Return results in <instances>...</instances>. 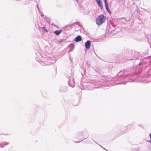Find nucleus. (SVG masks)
<instances>
[{
	"label": "nucleus",
	"mask_w": 151,
	"mask_h": 151,
	"mask_svg": "<svg viewBox=\"0 0 151 151\" xmlns=\"http://www.w3.org/2000/svg\"><path fill=\"white\" fill-rule=\"evenodd\" d=\"M143 63L140 62L137 65H136L134 68H133L131 67L128 68L126 70H124L123 71L119 72L118 74L122 73L120 75H117V77L114 78L113 81H120L119 82L115 83L114 85L123 84H125L126 83V80L124 81H122V80L127 79V82H133L134 80L130 78L133 76L137 73H141L143 69Z\"/></svg>",
	"instance_id": "obj_1"
},
{
	"label": "nucleus",
	"mask_w": 151,
	"mask_h": 151,
	"mask_svg": "<svg viewBox=\"0 0 151 151\" xmlns=\"http://www.w3.org/2000/svg\"><path fill=\"white\" fill-rule=\"evenodd\" d=\"M88 137V132L86 131L78 132L76 134V138L80 140V141L85 139Z\"/></svg>",
	"instance_id": "obj_2"
},
{
	"label": "nucleus",
	"mask_w": 151,
	"mask_h": 151,
	"mask_svg": "<svg viewBox=\"0 0 151 151\" xmlns=\"http://www.w3.org/2000/svg\"><path fill=\"white\" fill-rule=\"evenodd\" d=\"M106 20V17L102 14L99 15L96 19V23L98 25H100L104 23Z\"/></svg>",
	"instance_id": "obj_3"
},
{
	"label": "nucleus",
	"mask_w": 151,
	"mask_h": 151,
	"mask_svg": "<svg viewBox=\"0 0 151 151\" xmlns=\"http://www.w3.org/2000/svg\"><path fill=\"white\" fill-rule=\"evenodd\" d=\"M92 68L97 73L102 75L105 73V68H102L99 66L96 67L95 68L92 67Z\"/></svg>",
	"instance_id": "obj_4"
},
{
	"label": "nucleus",
	"mask_w": 151,
	"mask_h": 151,
	"mask_svg": "<svg viewBox=\"0 0 151 151\" xmlns=\"http://www.w3.org/2000/svg\"><path fill=\"white\" fill-rule=\"evenodd\" d=\"M72 74H70V75L68 76L67 77L69 79L68 84L70 86L73 87L75 86V82L74 81V78L72 77Z\"/></svg>",
	"instance_id": "obj_5"
},
{
	"label": "nucleus",
	"mask_w": 151,
	"mask_h": 151,
	"mask_svg": "<svg viewBox=\"0 0 151 151\" xmlns=\"http://www.w3.org/2000/svg\"><path fill=\"white\" fill-rule=\"evenodd\" d=\"M132 58H129V60H137L138 59L139 56V52L133 50L132 51Z\"/></svg>",
	"instance_id": "obj_6"
},
{
	"label": "nucleus",
	"mask_w": 151,
	"mask_h": 151,
	"mask_svg": "<svg viewBox=\"0 0 151 151\" xmlns=\"http://www.w3.org/2000/svg\"><path fill=\"white\" fill-rule=\"evenodd\" d=\"M146 70V73L145 76V77H150L151 76V68L149 66H147L145 68Z\"/></svg>",
	"instance_id": "obj_7"
},
{
	"label": "nucleus",
	"mask_w": 151,
	"mask_h": 151,
	"mask_svg": "<svg viewBox=\"0 0 151 151\" xmlns=\"http://www.w3.org/2000/svg\"><path fill=\"white\" fill-rule=\"evenodd\" d=\"M108 26H107L106 27V30L108 29L109 32H111L115 29V27H114L111 24V25L108 24Z\"/></svg>",
	"instance_id": "obj_8"
},
{
	"label": "nucleus",
	"mask_w": 151,
	"mask_h": 151,
	"mask_svg": "<svg viewBox=\"0 0 151 151\" xmlns=\"http://www.w3.org/2000/svg\"><path fill=\"white\" fill-rule=\"evenodd\" d=\"M105 7L106 11L109 13V14H111V11L110 9L109 6V4L107 2V0H104Z\"/></svg>",
	"instance_id": "obj_9"
},
{
	"label": "nucleus",
	"mask_w": 151,
	"mask_h": 151,
	"mask_svg": "<svg viewBox=\"0 0 151 151\" xmlns=\"http://www.w3.org/2000/svg\"><path fill=\"white\" fill-rule=\"evenodd\" d=\"M132 51L131 50H129L126 52L125 56L127 57V59L128 60H129V58H132Z\"/></svg>",
	"instance_id": "obj_10"
},
{
	"label": "nucleus",
	"mask_w": 151,
	"mask_h": 151,
	"mask_svg": "<svg viewBox=\"0 0 151 151\" xmlns=\"http://www.w3.org/2000/svg\"><path fill=\"white\" fill-rule=\"evenodd\" d=\"M91 42L90 40H87L85 43V46L86 49H89L91 46Z\"/></svg>",
	"instance_id": "obj_11"
},
{
	"label": "nucleus",
	"mask_w": 151,
	"mask_h": 151,
	"mask_svg": "<svg viewBox=\"0 0 151 151\" xmlns=\"http://www.w3.org/2000/svg\"><path fill=\"white\" fill-rule=\"evenodd\" d=\"M68 90V88L67 86H62L60 87L59 91L60 92H65Z\"/></svg>",
	"instance_id": "obj_12"
},
{
	"label": "nucleus",
	"mask_w": 151,
	"mask_h": 151,
	"mask_svg": "<svg viewBox=\"0 0 151 151\" xmlns=\"http://www.w3.org/2000/svg\"><path fill=\"white\" fill-rule=\"evenodd\" d=\"M75 24H77L78 25L79 27H81L82 28L83 30V31H84V32L85 33H86V32L84 30V29L83 28V26L82 25H81L79 22H76L74 23L73 24V26H74Z\"/></svg>",
	"instance_id": "obj_13"
},
{
	"label": "nucleus",
	"mask_w": 151,
	"mask_h": 151,
	"mask_svg": "<svg viewBox=\"0 0 151 151\" xmlns=\"http://www.w3.org/2000/svg\"><path fill=\"white\" fill-rule=\"evenodd\" d=\"M96 3L98 6L100 7L101 10H102L103 9V6L101 2V0H95Z\"/></svg>",
	"instance_id": "obj_14"
},
{
	"label": "nucleus",
	"mask_w": 151,
	"mask_h": 151,
	"mask_svg": "<svg viewBox=\"0 0 151 151\" xmlns=\"http://www.w3.org/2000/svg\"><path fill=\"white\" fill-rule=\"evenodd\" d=\"M96 3L98 6L100 7L101 10H102L103 9V6L101 2V0H95Z\"/></svg>",
	"instance_id": "obj_15"
},
{
	"label": "nucleus",
	"mask_w": 151,
	"mask_h": 151,
	"mask_svg": "<svg viewBox=\"0 0 151 151\" xmlns=\"http://www.w3.org/2000/svg\"><path fill=\"white\" fill-rule=\"evenodd\" d=\"M82 40V37L80 35H77L76 37L74 40L76 42H80Z\"/></svg>",
	"instance_id": "obj_16"
},
{
	"label": "nucleus",
	"mask_w": 151,
	"mask_h": 151,
	"mask_svg": "<svg viewBox=\"0 0 151 151\" xmlns=\"http://www.w3.org/2000/svg\"><path fill=\"white\" fill-rule=\"evenodd\" d=\"M62 29L59 30H56L54 32V33L56 35H58L62 32Z\"/></svg>",
	"instance_id": "obj_17"
},
{
	"label": "nucleus",
	"mask_w": 151,
	"mask_h": 151,
	"mask_svg": "<svg viewBox=\"0 0 151 151\" xmlns=\"http://www.w3.org/2000/svg\"><path fill=\"white\" fill-rule=\"evenodd\" d=\"M9 142H4L0 144V147L2 148L4 147V146L6 145L9 144Z\"/></svg>",
	"instance_id": "obj_18"
},
{
	"label": "nucleus",
	"mask_w": 151,
	"mask_h": 151,
	"mask_svg": "<svg viewBox=\"0 0 151 151\" xmlns=\"http://www.w3.org/2000/svg\"><path fill=\"white\" fill-rule=\"evenodd\" d=\"M68 47H69L70 49L73 50L75 47V45L74 43H72L69 45Z\"/></svg>",
	"instance_id": "obj_19"
},
{
	"label": "nucleus",
	"mask_w": 151,
	"mask_h": 151,
	"mask_svg": "<svg viewBox=\"0 0 151 151\" xmlns=\"http://www.w3.org/2000/svg\"><path fill=\"white\" fill-rule=\"evenodd\" d=\"M146 142H148L149 144H148V147L149 150H151V139L150 140H147L146 141Z\"/></svg>",
	"instance_id": "obj_20"
},
{
	"label": "nucleus",
	"mask_w": 151,
	"mask_h": 151,
	"mask_svg": "<svg viewBox=\"0 0 151 151\" xmlns=\"http://www.w3.org/2000/svg\"><path fill=\"white\" fill-rule=\"evenodd\" d=\"M68 55H69V59L70 60V64H73V58L71 57V55H70L69 53H68Z\"/></svg>",
	"instance_id": "obj_21"
},
{
	"label": "nucleus",
	"mask_w": 151,
	"mask_h": 151,
	"mask_svg": "<svg viewBox=\"0 0 151 151\" xmlns=\"http://www.w3.org/2000/svg\"><path fill=\"white\" fill-rule=\"evenodd\" d=\"M36 55L37 56V58H41L42 59V55H41V54L40 53H36Z\"/></svg>",
	"instance_id": "obj_22"
},
{
	"label": "nucleus",
	"mask_w": 151,
	"mask_h": 151,
	"mask_svg": "<svg viewBox=\"0 0 151 151\" xmlns=\"http://www.w3.org/2000/svg\"><path fill=\"white\" fill-rule=\"evenodd\" d=\"M73 26V24H68V25H66L65 27V28H67L68 27L71 28Z\"/></svg>",
	"instance_id": "obj_23"
},
{
	"label": "nucleus",
	"mask_w": 151,
	"mask_h": 151,
	"mask_svg": "<svg viewBox=\"0 0 151 151\" xmlns=\"http://www.w3.org/2000/svg\"><path fill=\"white\" fill-rule=\"evenodd\" d=\"M42 28L44 32H48V30L47 29V28H46L45 27H42Z\"/></svg>",
	"instance_id": "obj_24"
},
{
	"label": "nucleus",
	"mask_w": 151,
	"mask_h": 151,
	"mask_svg": "<svg viewBox=\"0 0 151 151\" xmlns=\"http://www.w3.org/2000/svg\"><path fill=\"white\" fill-rule=\"evenodd\" d=\"M46 21L48 23L50 24V22L51 21V19L50 18L48 17L46 19Z\"/></svg>",
	"instance_id": "obj_25"
},
{
	"label": "nucleus",
	"mask_w": 151,
	"mask_h": 151,
	"mask_svg": "<svg viewBox=\"0 0 151 151\" xmlns=\"http://www.w3.org/2000/svg\"><path fill=\"white\" fill-rule=\"evenodd\" d=\"M132 151H139V148H133L132 150Z\"/></svg>",
	"instance_id": "obj_26"
},
{
	"label": "nucleus",
	"mask_w": 151,
	"mask_h": 151,
	"mask_svg": "<svg viewBox=\"0 0 151 151\" xmlns=\"http://www.w3.org/2000/svg\"><path fill=\"white\" fill-rule=\"evenodd\" d=\"M36 60L38 62H39L40 61H41L42 60V59H41V58H39L37 57L36 58Z\"/></svg>",
	"instance_id": "obj_27"
},
{
	"label": "nucleus",
	"mask_w": 151,
	"mask_h": 151,
	"mask_svg": "<svg viewBox=\"0 0 151 151\" xmlns=\"http://www.w3.org/2000/svg\"><path fill=\"white\" fill-rule=\"evenodd\" d=\"M50 59H49L48 60V62H49V63H50V64H51L53 63H54L56 62V61L55 60H53V61L51 62L50 61Z\"/></svg>",
	"instance_id": "obj_28"
},
{
	"label": "nucleus",
	"mask_w": 151,
	"mask_h": 151,
	"mask_svg": "<svg viewBox=\"0 0 151 151\" xmlns=\"http://www.w3.org/2000/svg\"><path fill=\"white\" fill-rule=\"evenodd\" d=\"M134 126L133 124H130L128 125V127H132Z\"/></svg>",
	"instance_id": "obj_29"
},
{
	"label": "nucleus",
	"mask_w": 151,
	"mask_h": 151,
	"mask_svg": "<svg viewBox=\"0 0 151 151\" xmlns=\"http://www.w3.org/2000/svg\"><path fill=\"white\" fill-rule=\"evenodd\" d=\"M65 40V39H62L60 40V42H64Z\"/></svg>",
	"instance_id": "obj_30"
},
{
	"label": "nucleus",
	"mask_w": 151,
	"mask_h": 151,
	"mask_svg": "<svg viewBox=\"0 0 151 151\" xmlns=\"http://www.w3.org/2000/svg\"><path fill=\"white\" fill-rule=\"evenodd\" d=\"M86 64V65H87L88 68H90L91 66L88 63H87Z\"/></svg>",
	"instance_id": "obj_31"
},
{
	"label": "nucleus",
	"mask_w": 151,
	"mask_h": 151,
	"mask_svg": "<svg viewBox=\"0 0 151 151\" xmlns=\"http://www.w3.org/2000/svg\"><path fill=\"white\" fill-rule=\"evenodd\" d=\"M41 17H44V14H43V13H41Z\"/></svg>",
	"instance_id": "obj_32"
},
{
	"label": "nucleus",
	"mask_w": 151,
	"mask_h": 151,
	"mask_svg": "<svg viewBox=\"0 0 151 151\" xmlns=\"http://www.w3.org/2000/svg\"><path fill=\"white\" fill-rule=\"evenodd\" d=\"M73 50L72 49H70V50L68 51V52H70L72 51Z\"/></svg>",
	"instance_id": "obj_33"
},
{
	"label": "nucleus",
	"mask_w": 151,
	"mask_h": 151,
	"mask_svg": "<svg viewBox=\"0 0 151 151\" xmlns=\"http://www.w3.org/2000/svg\"><path fill=\"white\" fill-rule=\"evenodd\" d=\"M94 142H95L96 143V144H98V145H99V146H100L101 147H102L103 148H104L102 146H101V145H99V144H98L97 142H95V141H94Z\"/></svg>",
	"instance_id": "obj_34"
},
{
	"label": "nucleus",
	"mask_w": 151,
	"mask_h": 151,
	"mask_svg": "<svg viewBox=\"0 0 151 151\" xmlns=\"http://www.w3.org/2000/svg\"><path fill=\"white\" fill-rule=\"evenodd\" d=\"M46 16H45L44 17V19H45L46 20V19L47 18Z\"/></svg>",
	"instance_id": "obj_35"
},
{
	"label": "nucleus",
	"mask_w": 151,
	"mask_h": 151,
	"mask_svg": "<svg viewBox=\"0 0 151 151\" xmlns=\"http://www.w3.org/2000/svg\"><path fill=\"white\" fill-rule=\"evenodd\" d=\"M37 9H38V10H39V11H40V10H39V7H38V6L37 5Z\"/></svg>",
	"instance_id": "obj_36"
},
{
	"label": "nucleus",
	"mask_w": 151,
	"mask_h": 151,
	"mask_svg": "<svg viewBox=\"0 0 151 151\" xmlns=\"http://www.w3.org/2000/svg\"><path fill=\"white\" fill-rule=\"evenodd\" d=\"M80 142H81L80 141H78V142L75 141V142H76V143H78Z\"/></svg>",
	"instance_id": "obj_37"
},
{
	"label": "nucleus",
	"mask_w": 151,
	"mask_h": 151,
	"mask_svg": "<svg viewBox=\"0 0 151 151\" xmlns=\"http://www.w3.org/2000/svg\"><path fill=\"white\" fill-rule=\"evenodd\" d=\"M138 126H139L141 127H142V125L141 124H139V125H138Z\"/></svg>",
	"instance_id": "obj_38"
},
{
	"label": "nucleus",
	"mask_w": 151,
	"mask_h": 151,
	"mask_svg": "<svg viewBox=\"0 0 151 151\" xmlns=\"http://www.w3.org/2000/svg\"><path fill=\"white\" fill-rule=\"evenodd\" d=\"M70 84H73V82L71 81V82H70Z\"/></svg>",
	"instance_id": "obj_39"
},
{
	"label": "nucleus",
	"mask_w": 151,
	"mask_h": 151,
	"mask_svg": "<svg viewBox=\"0 0 151 151\" xmlns=\"http://www.w3.org/2000/svg\"><path fill=\"white\" fill-rule=\"evenodd\" d=\"M4 134V135H8V134Z\"/></svg>",
	"instance_id": "obj_40"
},
{
	"label": "nucleus",
	"mask_w": 151,
	"mask_h": 151,
	"mask_svg": "<svg viewBox=\"0 0 151 151\" xmlns=\"http://www.w3.org/2000/svg\"><path fill=\"white\" fill-rule=\"evenodd\" d=\"M81 88V89L82 90L83 89H84V88Z\"/></svg>",
	"instance_id": "obj_41"
},
{
	"label": "nucleus",
	"mask_w": 151,
	"mask_h": 151,
	"mask_svg": "<svg viewBox=\"0 0 151 151\" xmlns=\"http://www.w3.org/2000/svg\"><path fill=\"white\" fill-rule=\"evenodd\" d=\"M125 128H126V126H125Z\"/></svg>",
	"instance_id": "obj_42"
},
{
	"label": "nucleus",
	"mask_w": 151,
	"mask_h": 151,
	"mask_svg": "<svg viewBox=\"0 0 151 151\" xmlns=\"http://www.w3.org/2000/svg\"><path fill=\"white\" fill-rule=\"evenodd\" d=\"M94 53H95V54L96 55V53L95 52H94Z\"/></svg>",
	"instance_id": "obj_43"
},
{
	"label": "nucleus",
	"mask_w": 151,
	"mask_h": 151,
	"mask_svg": "<svg viewBox=\"0 0 151 151\" xmlns=\"http://www.w3.org/2000/svg\"><path fill=\"white\" fill-rule=\"evenodd\" d=\"M76 1H78V0H77Z\"/></svg>",
	"instance_id": "obj_44"
}]
</instances>
